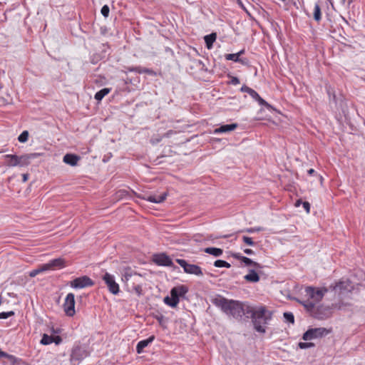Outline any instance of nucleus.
<instances>
[{
  "label": "nucleus",
  "mask_w": 365,
  "mask_h": 365,
  "mask_svg": "<svg viewBox=\"0 0 365 365\" xmlns=\"http://www.w3.org/2000/svg\"><path fill=\"white\" fill-rule=\"evenodd\" d=\"M225 264L224 265V267L230 268L231 266L230 264L227 262L226 261H225Z\"/></svg>",
  "instance_id": "obj_55"
},
{
  "label": "nucleus",
  "mask_w": 365,
  "mask_h": 365,
  "mask_svg": "<svg viewBox=\"0 0 365 365\" xmlns=\"http://www.w3.org/2000/svg\"><path fill=\"white\" fill-rule=\"evenodd\" d=\"M132 276L131 272H125L124 274L122 276V281L124 282H127L130 277Z\"/></svg>",
  "instance_id": "obj_41"
},
{
  "label": "nucleus",
  "mask_w": 365,
  "mask_h": 365,
  "mask_svg": "<svg viewBox=\"0 0 365 365\" xmlns=\"http://www.w3.org/2000/svg\"><path fill=\"white\" fill-rule=\"evenodd\" d=\"M134 290L138 294V295H140L142 292V287L140 285H137L134 287Z\"/></svg>",
  "instance_id": "obj_47"
},
{
  "label": "nucleus",
  "mask_w": 365,
  "mask_h": 365,
  "mask_svg": "<svg viewBox=\"0 0 365 365\" xmlns=\"http://www.w3.org/2000/svg\"><path fill=\"white\" fill-rule=\"evenodd\" d=\"M109 11H110L109 7H108L107 5H104V6L101 8V12L102 15H103L104 17H108V16Z\"/></svg>",
  "instance_id": "obj_39"
},
{
  "label": "nucleus",
  "mask_w": 365,
  "mask_h": 365,
  "mask_svg": "<svg viewBox=\"0 0 365 365\" xmlns=\"http://www.w3.org/2000/svg\"><path fill=\"white\" fill-rule=\"evenodd\" d=\"M245 53V50H241L236 53H229L225 56V59L227 61H233L235 62H242V60L240 58V56Z\"/></svg>",
  "instance_id": "obj_20"
},
{
  "label": "nucleus",
  "mask_w": 365,
  "mask_h": 365,
  "mask_svg": "<svg viewBox=\"0 0 365 365\" xmlns=\"http://www.w3.org/2000/svg\"><path fill=\"white\" fill-rule=\"evenodd\" d=\"M176 262L180 267L183 268L185 273L199 277L203 275L202 270L198 265L188 264L186 260L183 259H177Z\"/></svg>",
  "instance_id": "obj_5"
},
{
  "label": "nucleus",
  "mask_w": 365,
  "mask_h": 365,
  "mask_svg": "<svg viewBox=\"0 0 365 365\" xmlns=\"http://www.w3.org/2000/svg\"><path fill=\"white\" fill-rule=\"evenodd\" d=\"M242 240L245 243L250 246H254L255 245V242L252 240V238L247 237V236H243Z\"/></svg>",
  "instance_id": "obj_37"
},
{
  "label": "nucleus",
  "mask_w": 365,
  "mask_h": 365,
  "mask_svg": "<svg viewBox=\"0 0 365 365\" xmlns=\"http://www.w3.org/2000/svg\"><path fill=\"white\" fill-rule=\"evenodd\" d=\"M341 1L343 4H344L346 1V0H341Z\"/></svg>",
  "instance_id": "obj_59"
},
{
  "label": "nucleus",
  "mask_w": 365,
  "mask_h": 365,
  "mask_svg": "<svg viewBox=\"0 0 365 365\" xmlns=\"http://www.w3.org/2000/svg\"><path fill=\"white\" fill-rule=\"evenodd\" d=\"M0 357H5V358L11 359L13 356L0 349Z\"/></svg>",
  "instance_id": "obj_46"
},
{
  "label": "nucleus",
  "mask_w": 365,
  "mask_h": 365,
  "mask_svg": "<svg viewBox=\"0 0 365 365\" xmlns=\"http://www.w3.org/2000/svg\"><path fill=\"white\" fill-rule=\"evenodd\" d=\"M4 158L7 160L6 165L9 167L17 166V155H5Z\"/></svg>",
  "instance_id": "obj_22"
},
{
  "label": "nucleus",
  "mask_w": 365,
  "mask_h": 365,
  "mask_svg": "<svg viewBox=\"0 0 365 365\" xmlns=\"http://www.w3.org/2000/svg\"><path fill=\"white\" fill-rule=\"evenodd\" d=\"M38 155L37 153L25 154L17 155V166L24 167L31 163V160Z\"/></svg>",
  "instance_id": "obj_13"
},
{
  "label": "nucleus",
  "mask_w": 365,
  "mask_h": 365,
  "mask_svg": "<svg viewBox=\"0 0 365 365\" xmlns=\"http://www.w3.org/2000/svg\"><path fill=\"white\" fill-rule=\"evenodd\" d=\"M302 206L307 213L310 212V204L308 202H303Z\"/></svg>",
  "instance_id": "obj_43"
},
{
  "label": "nucleus",
  "mask_w": 365,
  "mask_h": 365,
  "mask_svg": "<svg viewBox=\"0 0 365 365\" xmlns=\"http://www.w3.org/2000/svg\"><path fill=\"white\" fill-rule=\"evenodd\" d=\"M233 257H235V259H237L239 260H242V257H243V256L240 254V253H234L232 255Z\"/></svg>",
  "instance_id": "obj_49"
},
{
  "label": "nucleus",
  "mask_w": 365,
  "mask_h": 365,
  "mask_svg": "<svg viewBox=\"0 0 365 365\" xmlns=\"http://www.w3.org/2000/svg\"><path fill=\"white\" fill-rule=\"evenodd\" d=\"M81 160L80 156L71 154V153H67L63 156V161L67 165H69L71 166H76L78 165V161Z\"/></svg>",
  "instance_id": "obj_16"
},
{
  "label": "nucleus",
  "mask_w": 365,
  "mask_h": 365,
  "mask_svg": "<svg viewBox=\"0 0 365 365\" xmlns=\"http://www.w3.org/2000/svg\"><path fill=\"white\" fill-rule=\"evenodd\" d=\"M14 315V312H13V311H9V312H1L0 313V319H7Z\"/></svg>",
  "instance_id": "obj_36"
},
{
  "label": "nucleus",
  "mask_w": 365,
  "mask_h": 365,
  "mask_svg": "<svg viewBox=\"0 0 365 365\" xmlns=\"http://www.w3.org/2000/svg\"><path fill=\"white\" fill-rule=\"evenodd\" d=\"M241 91L247 93L254 99L255 97H258V93L254 89H252L245 85L242 86Z\"/></svg>",
  "instance_id": "obj_28"
},
{
  "label": "nucleus",
  "mask_w": 365,
  "mask_h": 365,
  "mask_svg": "<svg viewBox=\"0 0 365 365\" xmlns=\"http://www.w3.org/2000/svg\"><path fill=\"white\" fill-rule=\"evenodd\" d=\"M29 138V132L27 130L23 131L19 136L18 137V140L21 143H25L28 140Z\"/></svg>",
  "instance_id": "obj_33"
},
{
  "label": "nucleus",
  "mask_w": 365,
  "mask_h": 365,
  "mask_svg": "<svg viewBox=\"0 0 365 365\" xmlns=\"http://www.w3.org/2000/svg\"><path fill=\"white\" fill-rule=\"evenodd\" d=\"M110 91V88H104L101 90H100L99 91H98L96 94H95V99L98 101H101L104 96H106L107 94H108Z\"/></svg>",
  "instance_id": "obj_26"
},
{
  "label": "nucleus",
  "mask_w": 365,
  "mask_h": 365,
  "mask_svg": "<svg viewBox=\"0 0 365 365\" xmlns=\"http://www.w3.org/2000/svg\"><path fill=\"white\" fill-rule=\"evenodd\" d=\"M93 284V282L87 276L77 277L71 282L70 285L75 289H82L91 287Z\"/></svg>",
  "instance_id": "obj_9"
},
{
  "label": "nucleus",
  "mask_w": 365,
  "mask_h": 365,
  "mask_svg": "<svg viewBox=\"0 0 365 365\" xmlns=\"http://www.w3.org/2000/svg\"><path fill=\"white\" fill-rule=\"evenodd\" d=\"M246 314L251 315L252 322L256 331L264 334L266 332L265 325L272 319V312H269L264 306L257 308L247 307Z\"/></svg>",
  "instance_id": "obj_2"
},
{
  "label": "nucleus",
  "mask_w": 365,
  "mask_h": 365,
  "mask_svg": "<svg viewBox=\"0 0 365 365\" xmlns=\"http://www.w3.org/2000/svg\"><path fill=\"white\" fill-rule=\"evenodd\" d=\"M172 289L175 290V293L178 298L180 297H184L185 294L188 292V288L185 285L175 287Z\"/></svg>",
  "instance_id": "obj_25"
},
{
  "label": "nucleus",
  "mask_w": 365,
  "mask_h": 365,
  "mask_svg": "<svg viewBox=\"0 0 365 365\" xmlns=\"http://www.w3.org/2000/svg\"><path fill=\"white\" fill-rule=\"evenodd\" d=\"M63 309L68 317H73L75 314V295L73 293H68L66 295L63 303Z\"/></svg>",
  "instance_id": "obj_8"
},
{
  "label": "nucleus",
  "mask_w": 365,
  "mask_h": 365,
  "mask_svg": "<svg viewBox=\"0 0 365 365\" xmlns=\"http://www.w3.org/2000/svg\"><path fill=\"white\" fill-rule=\"evenodd\" d=\"M255 100H256L259 105L264 106L267 108L270 107V105L267 103L263 98H262L258 94V97H255Z\"/></svg>",
  "instance_id": "obj_38"
},
{
  "label": "nucleus",
  "mask_w": 365,
  "mask_h": 365,
  "mask_svg": "<svg viewBox=\"0 0 365 365\" xmlns=\"http://www.w3.org/2000/svg\"><path fill=\"white\" fill-rule=\"evenodd\" d=\"M353 289V286L349 279L339 281L334 287L336 292L342 295L346 292H350Z\"/></svg>",
  "instance_id": "obj_11"
},
{
  "label": "nucleus",
  "mask_w": 365,
  "mask_h": 365,
  "mask_svg": "<svg viewBox=\"0 0 365 365\" xmlns=\"http://www.w3.org/2000/svg\"><path fill=\"white\" fill-rule=\"evenodd\" d=\"M46 272L48 270L60 269L66 267V262L63 258H56L43 264Z\"/></svg>",
  "instance_id": "obj_12"
},
{
  "label": "nucleus",
  "mask_w": 365,
  "mask_h": 365,
  "mask_svg": "<svg viewBox=\"0 0 365 365\" xmlns=\"http://www.w3.org/2000/svg\"><path fill=\"white\" fill-rule=\"evenodd\" d=\"M225 262V260L217 259L214 262V266L216 267H224Z\"/></svg>",
  "instance_id": "obj_42"
},
{
  "label": "nucleus",
  "mask_w": 365,
  "mask_h": 365,
  "mask_svg": "<svg viewBox=\"0 0 365 365\" xmlns=\"http://www.w3.org/2000/svg\"><path fill=\"white\" fill-rule=\"evenodd\" d=\"M314 19L316 21L319 22L322 19V12H321V8L319 5V4H315L314 8Z\"/></svg>",
  "instance_id": "obj_27"
},
{
  "label": "nucleus",
  "mask_w": 365,
  "mask_h": 365,
  "mask_svg": "<svg viewBox=\"0 0 365 365\" xmlns=\"http://www.w3.org/2000/svg\"><path fill=\"white\" fill-rule=\"evenodd\" d=\"M163 137H157V138H155V137H153L150 140L151 143L153 144H156L159 142H160V140H162Z\"/></svg>",
  "instance_id": "obj_45"
},
{
  "label": "nucleus",
  "mask_w": 365,
  "mask_h": 365,
  "mask_svg": "<svg viewBox=\"0 0 365 365\" xmlns=\"http://www.w3.org/2000/svg\"><path fill=\"white\" fill-rule=\"evenodd\" d=\"M241 262H244L246 266H253L256 269H262L263 267L259 263L252 261L251 259L243 256Z\"/></svg>",
  "instance_id": "obj_23"
},
{
  "label": "nucleus",
  "mask_w": 365,
  "mask_h": 365,
  "mask_svg": "<svg viewBox=\"0 0 365 365\" xmlns=\"http://www.w3.org/2000/svg\"><path fill=\"white\" fill-rule=\"evenodd\" d=\"M129 71L135 72V67H131L128 68Z\"/></svg>",
  "instance_id": "obj_56"
},
{
  "label": "nucleus",
  "mask_w": 365,
  "mask_h": 365,
  "mask_svg": "<svg viewBox=\"0 0 365 365\" xmlns=\"http://www.w3.org/2000/svg\"><path fill=\"white\" fill-rule=\"evenodd\" d=\"M88 356V352L85 348L77 346H75L70 355V361L72 365L78 364L81 360Z\"/></svg>",
  "instance_id": "obj_6"
},
{
  "label": "nucleus",
  "mask_w": 365,
  "mask_h": 365,
  "mask_svg": "<svg viewBox=\"0 0 365 365\" xmlns=\"http://www.w3.org/2000/svg\"><path fill=\"white\" fill-rule=\"evenodd\" d=\"M204 252L215 257H220L223 253V250L222 249L217 247H207L204 250Z\"/></svg>",
  "instance_id": "obj_24"
},
{
  "label": "nucleus",
  "mask_w": 365,
  "mask_h": 365,
  "mask_svg": "<svg viewBox=\"0 0 365 365\" xmlns=\"http://www.w3.org/2000/svg\"><path fill=\"white\" fill-rule=\"evenodd\" d=\"M135 72L138 73H147L149 75H155V72L149 68H142L140 66L135 67Z\"/></svg>",
  "instance_id": "obj_31"
},
{
  "label": "nucleus",
  "mask_w": 365,
  "mask_h": 365,
  "mask_svg": "<svg viewBox=\"0 0 365 365\" xmlns=\"http://www.w3.org/2000/svg\"><path fill=\"white\" fill-rule=\"evenodd\" d=\"M53 336L43 334L41 339V344L43 345H48L53 343Z\"/></svg>",
  "instance_id": "obj_30"
},
{
  "label": "nucleus",
  "mask_w": 365,
  "mask_h": 365,
  "mask_svg": "<svg viewBox=\"0 0 365 365\" xmlns=\"http://www.w3.org/2000/svg\"><path fill=\"white\" fill-rule=\"evenodd\" d=\"M284 317L286 319V321L288 322H290L292 324L294 322V317L292 312H284Z\"/></svg>",
  "instance_id": "obj_34"
},
{
  "label": "nucleus",
  "mask_w": 365,
  "mask_h": 365,
  "mask_svg": "<svg viewBox=\"0 0 365 365\" xmlns=\"http://www.w3.org/2000/svg\"><path fill=\"white\" fill-rule=\"evenodd\" d=\"M237 127V124L232 123V124H226L222 125L220 127L215 128L213 130L214 134H219L222 133H227L234 130Z\"/></svg>",
  "instance_id": "obj_17"
},
{
  "label": "nucleus",
  "mask_w": 365,
  "mask_h": 365,
  "mask_svg": "<svg viewBox=\"0 0 365 365\" xmlns=\"http://www.w3.org/2000/svg\"><path fill=\"white\" fill-rule=\"evenodd\" d=\"M180 302L179 298L177 297L175 290L171 289L170 297L164 298V302L171 307H176Z\"/></svg>",
  "instance_id": "obj_15"
},
{
  "label": "nucleus",
  "mask_w": 365,
  "mask_h": 365,
  "mask_svg": "<svg viewBox=\"0 0 365 365\" xmlns=\"http://www.w3.org/2000/svg\"><path fill=\"white\" fill-rule=\"evenodd\" d=\"M298 346L302 349H305L314 346V344L312 342H299Z\"/></svg>",
  "instance_id": "obj_35"
},
{
  "label": "nucleus",
  "mask_w": 365,
  "mask_h": 365,
  "mask_svg": "<svg viewBox=\"0 0 365 365\" xmlns=\"http://www.w3.org/2000/svg\"><path fill=\"white\" fill-rule=\"evenodd\" d=\"M212 302L214 305L220 308L225 314L236 319H241L242 316L246 314V309H244L243 304L239 301L217 296L212 299Z\"/></svg>",
  "instance_id": "obj_1"
},
{
  "label": "nucleus",
  "mask_w": 365,
  "mask_h": 365,
  "mask_svg": "<svg viewBox=\"0 0 365 365\" xmlns=\"http://www.w3.org/2000/svg\"><path fill=\"white\" fill-rule=\"evenodd\" d=\"M23 182H26L29 179V175L25 173L22 175Z\"/></svg>",
  "instance_id": "obj_53"
},
{
  "label": "nucleus",
  "mask_w": 365,
  "mask_h": 365,
  "mask_svg": "<svg viewBox=\"0 0 365 365\" xmlns=\"http://www.w3.org/2000/svg\"><path fill=\"white\" fill-rule=\"evenodd\" d=\"M262 230H263V228L261 227H250V228H247V229L245 230V231L249 232V233H252V232H260V231H262Z\"/></svg>",
  "instance_id": "obj_40"
},
{
  "label": "nucleus",
  "mask_w": 365,
  "mask_h": 365,
  "mask_svg": "<svg viewBox=\"0 0 365 365\" xmlns=\"http://www.w3.org/2000/svg\"><path fill=\"white\" fill-rule=\"evenodd\" d=\"M231 83L233 85H237L240 83V80L237 77H232L231 79Z\"/></svg>",
  "instance_id": "obj_48"
},
{
  "label": "nucleus",
  "mask_w": 365,
  "mask_h": 365,
  "mask_svg": "<svg viewBox=\"0 0 365 365\" xmlns=\"http://www.w3.org/2000/svg\"><path fill=\"white\" fill-rule=\"evenodd\" d=\"M167 195V192H163L161 195H145L142 198L153 203H160L166 199Z\"/></svg>",
  "instance_id": "obj_14"
},
{
  "label": "nucleus",
  "mask_w": 365,
  "mask_h": 365,
  "mask_svg": "<svg viewBox=\"0 0 365 365\" xmlns=\"http://www.w3.org/2000/svg\"><path fill=\"white\" fill-rule=\"evenodd\" d=\"M307 173L310 175H313L314 173H315V170L312 168L309 169L307 170Z\"/></svg>",
  "instance_id": "obj_54"
},
{
  "label": "nucleus",
  "mask_w": 365,
  "mask_h": 365,
  "mask_svg": "<svg viewBox=\"0 0 365 365\" xmlns=\"http://www.w3.org/2000/svg\"><path fill=\"white\" fill-rule=\"evenodd\" d=\"M1 302H2V301H1V299L0 298V305L1 304Z\"/></svg>",
  "instance_id": "obj_60"
},
{
  "label": "nucleus",
  "mask_w": 365,
  "mask_h": 365,
  "mask_svg": "<svg viewBox=\"0 0 365 365\" xmlns=\"http://www.w3.org/2000/svg\"><path fill=\"white\" fill-rule=\"evenodd\" d=\"M155 339V336H150L149 338L145 340L140 341L136 346V351L138 354L143 352L144 348L148 346Z\"/></svg>",
  "instance_id": "obj_18"
},
{
  "label": "nucleus",
  "mask_w": 365,
  "mask_h": 365,
  "mask_svg": "<svg viewBox=\"0 0 365 365\" xmlns=\"http://www.w3.org/2000/svg\"><path fill=\"white\" fill-rule=\"evenodd\" d=\"M217 38V34L215 33H212L209 35H207L204 37L205 42L206 43V46L208 49L212 48L213 43L215 41Z\"/></svg>",
  "instance_id": "obj_21"
},
{
  "label": "nucleus",
  "mask_w": 365,
  "mask_h": 365,
  "mask_svg": "<svg viewBox=\"0 0 365 365\" xmlns=\"http://www.w3.org/2000/svg\"><path fill=\"white\" fill-rule=\"evenodd\" d=\"M46 272L44 264L40 265L38 268L33 269L29 272V277H34L40 273Z\"/></svg>",
  "instance_id": "obj_29"
},
{
  "label": "nucleus",
  "mask_w": 365,
  "mask_h": 365,
  "mask_svg": "<svg viewBox=\"0 0 365 365\" xmlns=\"http://www.w3.org/2000/svg\"><path fill=\"white\" fill-rule=\"evenodd\" d=\"M302 202V201L299 200H297L296 202V206H299L300 205V203Z\"/></svg>",
  "instance_id": "obj_57"
},
{
  "label": "nucleus",
  "mask_w": 365,
  "mask_h": 365,
  "mask_svg": "<svg viewBox=\"0 0 365 365\" xmlns=\"http://www.w3.org/2000/svg\"><path fill=\"white\" fill-rule=\"evenodd\" d=\"M329 333L327 329L324 327L309 329L304 333L302 339L304 341H309L314 339L322 338Z\"/></svg>",
  "instance_id": "obj_4"
},
{
  "label": "nucleus",
  "mask_w": 365,
  "mask_h": 365,
  "mask_svg": "<svg viewBox=\"0 0 365 365\" xmlns=\"http://www.w3.org/2000/svg\"><path fill=\"white\" fill-rule=\"evenodd\" d=\"M153 260L156 264L159 266L171 267L173 264L170 257L165 253L154 255Z\"/></svg>",
  "instance_id": "obj_10"
},
{
  "label": "nucleus",
  "mask_w": 365,
  "mask_h": 365,
  "mask_svg": "<svg viewBox=\"0 0 365 365\" xmlns=\"http://www.w3.org/2000/svg\"><path fill=\"white\" fill-rule=\"evenodd\" d=\"M244 252L249 255H252L254 253L253 250H252L251 249H245L244 250Z\"/></svg>",
  "instance_id": "obj_52"
},
{
  "label": "nucleus",
  "mask_w": 365,
  "mask_h": 365,
  "mask_svg": "<svg viewBox=\"0 0 365 365\" xmlns=\"http://www.w3.org/2000/svg\"><path fill=\"white\" fill-rule=\"evenodd\" d=\"M319 179H320V180H321V182H322V180H323L322 177V176H319Z\"/></svg>",
  "instance_id": "obj_58"
},
{
  "label": "nucleus",
  "mask_w": 365,
  "mask_h": 365,
  "mask_svg": "<svg viewBox=\"0 0 365 365\" xmlns=\"http://www.w3.org/2000/svg\"><path fill=\"white\" fill-rule=\"evenodd\" d=\"M244 279L249 282L255 283L259 281V277L255 269H250L249 273L244 277Z\"/></svg>",
  "instance_id": "obj_19"
},
{
  "label": "nucleus",
  "mask_w": 365,
  "mask_h": 365,
  "mask_svg": "<svg viewBox=\"0 0 365 365\" xmlns=\"http://www.w3.org/2000/svg\"><path fill=\"white\" fill-rule=\"evenodd\" d=\"M302 304L304 306V307L309 311H312L316 305V304L314 302L311 301L308 298Z\"/></svg>",
  "instance_id": "obj_32"
},
{
  "label": "nucleus",
  "mask_w": 365,
  "mask_h": 365,
  "mask_svg": "<svg viewBox=\"0 0 365 365\" xmlns=\"http://www.w3.org/2000/svg\"><path fill=\"white\" fill-rule=\"evenodd\" d=\"M62 341V339L61 336H53V342H54L56 344H61Z\"/></svg>",
  "instance_id": "obj_44"
},
{
  "label": "nucleus",
  "mask_w": 365,
  "mask_h": 365,
  "mask_svg": "<svg viewBox=\"0 0 365 365\" xmlns=\"http://www.w3.org/2000/svg\"><path fill=\"white\" fill-rule=\"evenodd\" d=\"M173 133H174V132H173L172 130H168L167 133H165L163 135V137L169 138V137H170Z\"/></svg>",
  "instance_id": "obj_50"
},
{
  "label": "nucleus",
  "mask_w": 365,
  "mask_h": 365,
  "mask_svg": "<svg viewBox=\"0 0 365 365\" xmlns=\"http://www.w3.org/2000/svg\"><path fill=\"white\" fill-rule=\"evenodd\" d=\"M327 292L326 288L315 289L312 287H307L305 289L306 297L314 302L315 304L319 303L324 297Z\"/></svg>",
  "instance_id": "obj_3"
},
{
  "label": "nucleus",
  "mask_w": 365,
  "mask_h": 365,
  "mask_svg": "<svg viewBox=\"0 0 365 365\" xmlns=\"http://www.w3.org/2000/svg\"><path fill=\"white\" fill-rule=\"evenodd\" d=\"M237 1V3L238 4V5L245 11H247V9H245L243 3L242 2L241 0H236Z\"/></svg>",
  "instance_id": "obj_51"
},
{
  "label": "nucleus",
  "mask_w": 365,
  "mask_h": 365,
  "mask_svg": "<svg viewBox=\"0 0 365 365\" xmlns=\"http://www.w3.org/2000/svg\"><path fill=\"white\" fill-rule=\"evenodd\" d=\"M2 153V151L0 150V153Z\"/></svg>",
  "instance_id": "obj_61"
},
{
  "label": "nucleus",
  "mask_w": 365,
  "mask_h": 365,
  "mask_svg": "<svg viewBox=\"0 0 365 365\" xmlns=\"http://www.w3.org/2000/svg\"><path fill=\"white\" fill-rule=\"evenodd\" d=\"M103 280L105 282L110 293L115 295L119 293V285L118 283H116L113 275L106 272V274L103 276Z\"/></svg>",
  "instance_id": "obj_7"
}]
</instances>
